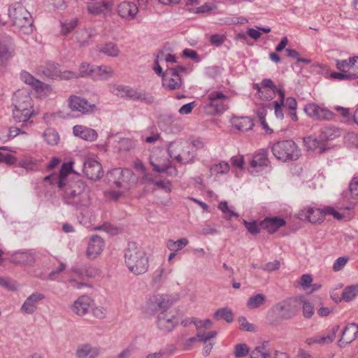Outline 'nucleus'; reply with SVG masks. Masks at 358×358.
<instances>
[{
  "label": "nucleus",
  "mask_w": 358,
  "mask_h": 358,
  "mask_svg": "<svg viewBox=\"0 0 358 358\" xmlns=\"http://www.w3.org/2000/svg\"><path fill=\"white\" fill-rule=\"evenodd\" d=\"M111 174L116 179L114 182L116 187L125 190L127 189L128 182L131 179L133 173L130 169H115Z\"/></svg>",
  "instance_id": "obj_22"
},
{
  "label": "nucleus",
  "mask_w": 358,
  "mask_h": 358,
  "mask_svg": "<svg viewBox=\"0 0 358 358\" xmlns=\"http://www.w3.org/2000/svg\"><path fill=\"white\" fill-rule=\"evenodd\" d=\"M74 136L87 141H94L98 138L97 132L90 127L83 125H76L73 128Z\"/></svg>",
  "instance_id": "obj_27"
},
{
  "label": "nucleus",
  "mask_w": 358,
  "mask_h": 358,
  "mask_svg": "<svg viewBox=\"0 0 358 358\" xmlns=\"http://www.w3.org/2000/svg\"><path fill=\"white\" fill-rule=\"evenodd\" d=\"M45 299V295L36 292L29 295L22 303L20 310L22 313L28 315L34 313L38 303Z\"/></svg>",
  "instance_id": "obj_16"
},
{
  "label": "nucleus",
  "mask_w": 358,
  "mask_h": 358,
  "mask_svg": "<svg viewBox=\"0 0 358 358\" xmlns=\"http://www.w3.org/2000/svg\"><path fill=\"white\" fill-rule=\"evenodd\" d=\"M43 138L45 141L50 145H57L59 141L58 133L52 129H46L43 134Z\"/></svg>",
  "instance_id": "obj_46"
},
{
  "label": "nucleus",
  "mask_w": 358,
  "mask_h": 358,
  "mask_svg": "<svg viewBox=\"0 0 358 358\" xmlns=\"http://www.w3.org/2000/svg\"><path fill=\"white\" fill-rule=\"evenodd\" d=\"M20 79L27 85L31 86L36 91L43 90L44 84L27 71H22L20 73Z\"/></svg>",
  "instance_id": "obj_35"
},
{
  "label": "nucleus",
  "mask_w": 358,
  "mask_h": 358,
  "mask_svg": "<svg viewBox=\"0 0 358 358\" xmlns=\"http://www.w3.org/2000/svg\"><path fill=\"white\" fill-rule=\"evenodd\" d=\"M83 171L90 180L99 178L103 173L101 164L92 158L87 159L83 164Z\"/></svg>",
  "instance_id": "obj_17"
},
{
  "label": "nucleus",
  "mask_w": 358,
  "mask_h": 358,
  "mask_svg": "<svg viewBox=\"0 0 358 358\" xmlns=\"http://www.w3.org/2000/svg\"><path fill=\"white\" fill-rule=\"evenodd\" d=\"M191 145L185 141H173L169 145L168 153L171 158L178 163L186 164L193 161L194 157Z\"/></svg>",
  "instance_id": "obj_6"
},
{
  "label": "nucleus",
  "mask_w": 358,
  "mask_h": 358,
  "mask_svg": "<svg viewBox=\"0 0 358 358\" xmlns=\"http://www.w3.org/2000/svg\"><path fill=\"white\" fill-rule=\"evenodd\" d=\"M234 127L241 131H248L253 127L252 120L248 117L236 119L234 122Z\"/></svg>",
  "instance_id": "obj_41"
},
{
  "label": "nucleus",
  "mask_w": 358,
  "mask_h": 358,
  "mask_svg": "<svg viewBox=\"0 0 358 358\" xmlns=\"http://www.w3.org/2000/svg\"><path fill=\"white\" fill-rule=\"evenodd\" d=\"M171 303L169 302V298L166 295H153L147 300L144 310L148 314H154L157 311H162L169 308Z\"/></svg>",
  "instance_id": "obj_8"
},
{
  "label": "nucleus",
  "mask_w": 358,
  "mask_h": 358,
  "mask_svg": "<svg viewBox=\"0 0 358 358\" xmlns=\"http://www.w3.org/2000/svg\"><path fill=\"white\" fill-rule=\"evenodd\" d=\"M57 187L61 192L63 202L67 206L76 209H83L90 206V189L81 180L73 179Z\"/></svg>",
  "instance_id": "obj_1"
},
{
  "label": "nucleus",
  "mask_w": 358,
  "mask_h": 358,
  "mask_svg": "<svg viewBox=\"0 0 358 358\" xmlns=\"http://www.w3.org/2000/svg\"><path fill=\"white\" fill-rule=\"evenodd\" d=\"M256 88L259 96L265 100L272 99L275 93L279 94L280 90H284L282 88H278L273 82L268 78H265L262 81L261 86L256 85Z\"/></svg>",
  "instance_id": "obj_14"
},
{
  "label": "nucleus",
  "mask_w": 358,
  "mask_h": 358,
  "mask_svg": "<svg viewBox=\"0 0 358 358\" xmlns=\"http://www.w3.org/2000/svg\"><path fill=\"white\" fill-rule=\"evenodd\" d=\"M229 170V165L228 163L222 162L220 164L212 166L210 169L211 175L225 174Z\"/></svg>",
  "instance_id": "obj_53"
},
{
  "label": "nucleus",
  "mask_w": 358,
  "mask_h": 358,
  "mask_svg": "<svg viewBox=\"0 0 358 358\" xmlns=\"http://www.w3.org/2000/svg\"><path fill=\"white\" fill-rule=\"evenodd\" d=\"M339 331V326H335L332 328L330 333L325 336H317V344L320 345H328L332 343L336 338V334Z\"/></svg>",
  "instance_id": "obj_43"
},
{
  "label": "nucleus",
  "mask_w": 358,
  "mask_h": 358,
  "mask_svg": "<svg viewBox=\"0 0 358 358\" xmlns=\"http://www.w3.org/2000/svg\"><path fill=\"white\" fill-rule=\"evenodd\" d=\"M266 109L264 107H261L257 109V115L261 122V124L262 125L263 128L266 131L270 130L266 122Z\"/></svg>",
  "instance_id": "obj_62"
},
{
  "label": "nucleus",
  "mask_w": 358,
  "mask_h": 358,
  "mask_svg": "<svg viewBox=\"0 0 358 358\" xmlns=\"http://www.w3.org/2000/svg\"><path fill=\"white\" fill-rule=\"evenodd\" d=\"M31 117V112H24L15 108L13 110V117L16 122L27 123Z\"/></svg>",
  "instance_id": "obj_48"
},
{
  "label": "nucleus",
  "mask_w": 358,
  "mask_h": 358,
  "mask_svg": "<svg viewBox=\"0 0 358 358\" xmlns=\"http://www.w3.org/2000/svg\"><path fill=\"white\" fill-rule=\"evenodd\" d=\"M100 354L101 348L89 343L78 345L75 352L77 358H97Z\"/></svg>",
  "instance_id": "obj_18"
},
{
  "label": "nucleus",
  "mask_w": 358,
  "mask_h": 358,
  "mask_svg": "<svg viewBox=\"0 0 358 358\" xmlns=\"http://www.w3.org/2000/svg\"><path fill=\"white\" fill-rule=\"evenodd\" d=\"M14 54L12 39L8 36L0 37V63L4 65Z\"/></svg>",
  "instance_id": "obj_20"
},
{
  "label": "nucleus",
  "mask_w": 358,
  "mask_h": 358,
  "mask_svg": "<svg viewBox=\"0 0 358 358\" xmlns=\"http://www.w3.org/2000/svg\"><path fill=\"white\" fill-rule=\"evenodd\" d=\"M267 341L263 342L261 345L257 346L251 352L250 358H268L269 352L266 347Z\"/></svg>",
  "instance_id": "obj_42"
},
{
  "label": "nucleus",
  "mask_w": 358,
  "mask_h": 358,
  "mask_svg": "<svg viewBox=\"0 0 358 358\" xmlns=\"http://www.w3.org/2000/svg\"><path fill=\"white\" fill-rule=\"evenodd\" d=\"M150 162L153 170L158 173L166 172L171 165L170 161L166 157L157 159L154 156H151L150 157Z\"/></svg>",
  "instance_id": "obj_31"
},
{
  "label": "nucleus",
  "mask_w": 358,
  "mask_h": 358,
  "mask_svg": "<svg viewBox=\"0 0 358 358\" xmlns=\"http://www.w3.org/2000/svg\"><path fill=\"white\" fill-rule=\"evenodd\" d=\"M340 131L334 127H324L319 136L320 141L322 142L333 140L340 136Z\"/></svg>",
  "instance_id": "obj_37"
},
{
  "label": "nucleus",
  "mask_w": 358,
  "mask_h": 358,
  "mask_svg": "<svg viewBox=\"0 0 358 358\" xmlns=\"http://www.w3.org/2000/svg\"><path fill=\"white\" fill-rule=\"evenodd\" d=\"M78 24V20L76 18H72L66 20L62 22V33L64 35L70 33Z\"/></svg>",
  "instance_id": "obj_54"
},
{
  "label": "nucleus",
  "mask_w": 358,
  "mask_h": 358,
  "mask_svg": "<svg viewBox=\"0 0 358 358\" xmlns=\"http://www.w3.org/2000/svg\"><path fill=\"white\" fill-rule=\"evenodd\" d=\"M93 31L91 29H80L76 34V39L80 47L88 45L93 37Z\"/></svg>",
  "instance_id": "obj_33"
},
{
  "label": "nucleus",
  "mask_w": 358,
  "mask_h": 358,
  "mask_svg": "<svg viewBox=\"0 0 358 358\" xmlns=\"http://www.w3.org/2000/svg\"><path fill=\"white\" fill-rule=\"evenodd\" d=\"M303 142L308 150H316L318 149L320 152H323L326 150V147L320 138H317L315 136H309L303 138Z\"/></svg>",
  "instance_id": "obj_32"
},
{
  "label": "nucleus",
  "mask_w": 358,
  "mask_h": 358,
  "mask_svg": "<svg viewBox=\"0 0 358 358\" xmlns=\"http://www.w3.org/2000/svg\"><path fill=\"white\" fill-rule=\"evenodd\" d=\"M94 67L90 66L87 62H83L79 66L78 78H83L91 76L93 78Z\"/></svg>",
  "instance_id": "obj_52"
},
{
  "label": "nucleus",
  "mask_w": 358,
  "mask_h": 358,
  "mask_svg": "<svg viewBox=\"0 0 358 358\" xmlns=\"http://www.w3.org/2000/svg\"><path fill=\"white\" fill-rule=\"evenodd\" d=\"M356 77L353 73H345V72H333L330 74V78L336 80H351Z\"/></svg>",
  "instance_id": "obj_61"
},
{
  "label": "nucleus",
  "mask_w": 358,
  "mask_h": 358,
  "mask_svg": "<svg viewBox=\"0 0 358 358\" xmlns=\"http://www.w3.org/2000/svg\"><path fill=\"white\" fill-rule=\"evenodd\" d=\"M59 71L57 64H48L43 69V73L50 78L57 79Z\"/></svg>",
  "instance_id": "obj_51"
},
{
  "label": "nucleus",
  "mask_w": 358,
  "mask_h": 358,
  "mask_svg": "<svg viewBox=\"0 0 358 358\" xmlns=\"http://www.w3.org/2000/svg\"><path fill=\"white\" fill-rule=\"evenodd\" d=\"M105 243L102 238L98 235L91 236L87 248V256L90 259H95L103 252Z\"/></svg>",
  "instance_id": "obj_19"
},
{
  "label": "nucleus",
  "mask_w": 358,
  "mask_h": 358,
  "mask_svg": "<svg viewBox=\"0 0 358 358\" xmlns=\"http://www.w3.org/2000/svg\"><path fill=\"white\" fill-rule=\"evenodd\" d=\"M243 223L248 231L252 234H257L260 231V224H258L256 222H248L245 220H243Z\"/></svg>",
  "instance_id": "obj_60"
},
{
  "label": "nucleus",
  "mask_w": 358,
  "mask_h": 358,
  "mask_svg": "<svg viewBox=\"0 0 358 358\" xmlns=\"http://www.w3.org/2000/svg\"><path fill=\"white\" fill-rule=\"evenodd\" d=\"M34 259V255L28 252L17 253L12 257V262L15 264H29L33 263Z\"/></svg>",
  "instance_id": "obj_39"
},
{
  "label": "nucleus",
  "mask_w": 358,
  "mask_h": 358,
  "mask_svg": "<svg viewBox=\"0 0 358 358\" xmlns=\"http://www.w3.org/2000/svg\"><path fill=\"white\" fill-rule=\"evenodd\" d=\"M268 162L266 152L264 150H259L253 156L250 161L252 168L262 167L267 166Z\"/></svg>",
  "instance_id": "obj_36"
},
{
  "label": "nucleus",
  "mask_w": 358,
  "mask_h": 358,
  "mask_svg": "<svg viewBox=\"0 0 358 358\" xmlns=\"http://www.w3.org/2000/svg\"><path fill=\"white\" fill-rule=\"evenodd\" d=\"M301 216L311 223L320 222L324 220L323 210L311 207L304 208Z\"/></svg>",
  "instance_id": "obj_28"
},
{
  "label": "nucleus",
  "mask_w": 358,
  "mask_h": 358,
  "mask_svg": "<svg viewBox=\"0 0 358 358\" xmlns=\"http://www.w3.org/2000/svg\"><path fill=\"white\" fill-rule=\"evenodd\" d=\"M189 243V241L186 238H182L177 241L169 240L166 243V246L169 250L171 251H179L182 249L184 247L187 245Z\"/></svg>",
  "instance_id": "obj_45"
},
{
  "label": "nucleus",
  "mask_w": 358,
  "mask_h": 358,
  "mask_svg": "<svg viewBox=\"0 0 358 358\" xmlns=\"http://www.w3.org/2000/svg\"><path fill=\"white\" fill-rule=\"evenodd\" d=\"M285 224V220L277 217H266L260 222L261 228L266 229L270 234L275 232L280 227Z\"/></svg>",
  "instance_id": "obj_29"
},
{
  "label": "nucleus",
  "mask_w": 358,
  "mask_h": 358,
  "mask_svg": "<svg viewBox=\"0 0 358 358\" xmlns=\"http://www.w3.org/2000/svg\"><path fill=\"white\" fill-rule=\"evenodd\" d=\"M8 17L11 24L22 34L33 32L34 20L31 13L20 3L16 2L8 8Z\"/></svg>",
  "instance_id": "obj_3"
},
{
  "label": "nucleus",
  "mask_w": 358,
  "mask_h": 358,
  "mask_svg": "<svg viewBox=\"0 0 358 358\" xmlns=\"http://www.w3.org/2000/svg\"><path fill=\"white\" fill-rule=\"evenodd\" d=\"M218 209L220 210L228 218H231V217H238V213L229 208L227 201H221L218 205Z\"/></svg>",
  "instance_id": "obj_59"
},
{
  "label": "nucleus",
  "mask_w": 358,
  "mask_h": 358,
  "mask_svg": "<svg viewBox=\"0 0 358 358\" xmlns=\"http://www.w3.org/2000/svg\"><path fill=\"white\" fill-rule=\"evenodd\" d=\"M349 192L352 199L358 200V176H355L350 181Z\"/></svg>",
  "instance_id": "obj_56"
},
{
  "label": "nucleus",
  "mask_w": 358,
  "mask_h": 358,
  "mask_svg": "<svg viewBox=\"0 0 358 358\" xmlns=\"http://www.w3.org/2000/svg\"><path fill=\"white\" fill-rule=\"evenodd\" d=\"M134 101H140L147 104H151L155 102V98L145 91L139 90L128 86L127 89L126 97Z\"/></svg>",
  "instance_id": "obj_24"
},
{
  "label": "nucleus",
  "mask_w": 358,
  "mask_h": 358,
  "mask_svg": "<svg viewBox=\"0 0 358 358\" xmlns=\"http://www.w3.org/2000/svg\"><path fill=\"white\" fill-rule=\"evenodd\" d=\"M358 295V286L347 287L342 292L341 298L345 301H350Z\"/></svg>",
  "instance_id": "obj_50"
},
{
  "label": "nucleus",
  "mask_w": 358,
  "mask_h": 358,
  "mask_svg": "<svg viewBox=\"0 0 358 358\" xmlns=\"http://www.w3.org/2000/svg\"><path fill=\"white\" fill-rule=\"evenodd\" d=\"M127 88L128 86L113 85L110 86V90L114 95L120 96L121 98H125Z\"/></svg>",
  "instance_id": "obj_57"
},
{
  "label": "nucleus",
  "mask_w": 358,
  "mask_h": 358,
  "mask_svg": "<svg viewBox=\"0 0 358 358\" xmlns=\"http://www.w3.org/2000/svg\"><path fill=\"white\" fill-rule=\"evenodd\" d=\"M163 78V86L169 90L178 89L182 83L181 78L177 70H166Z\"/></svg>",
  "instance_id": "obj_25"
},
{
  "label": "nucleus",
  "mask_w": 358,
  "mask_h": 358,
  "mask_svg": "<svg viewBox=\"0 0 358 358\" xmlns=\"http://www.w3.org/2000/svg\"><path fill=\"white\" fill-rule=\"evenodd\" d=\"M229 97L220 91H212L203 101V107L209 115H217L227 109Z\"/></svg>",
  "instance_id": "obj_5"
},
{
  "label": "nucleus",
  "mask_w": 358,
  "mask_h": 358,
  "mask_svg": "<svg viewBox=\"0 0 358 358\" xmlns=\"http://www.w3.org/2000/svg\"><path fill=\"white\" fill-rule=\"evenodd\" d=\"M92 300L86 295L78 297L72 304V311L78 316L86 315L92 306Z\"/></svg>",
  "instance_id": "obj_23"
},
{
  "label": "nucleus",
  "mask_w": 358,
  "mask_h": 358,
  "mask_svg": "<svg viewBox=\"0 0 358 358\" xmlns=\"http://www.w3.org/2000/svg\"><path fill=\"white\" fill-rule=\"evenodd\" d=\"M348 261V258L346 257H341L336 259L333 264V270L334 271H341L346 265Z\"/></svg>",
  "instance_id": "obj_64"
},
{
  "label": "nucleus",
  "mask_w": 358,
  "mask_h": 358,
  "mask_svg": "<svg viewBox=\"0 0 358 358\" xmlns=\"http://www.w3.org/2000/svg\"><path fill=\"white\" fill-rule=\"evenodd\" d=\"M213 317L216 320H224L227 323H231L234 319L232 310L227 307L217 309L215 312Z\"/></svg>",
  "instance_id": "obj_38"
},
{
  "label": "nucleus",
  "mask_w": 358,
  "mask_h": 358,
  "mask_svg": "<svg viewBox=\"0 0 358 358\" xmlns=\"http://www.w3.org/2000/svg\"><path fill=\"white\" fill-rule=\"evenodd\" d=\"M304 111L307 115L316 120H331L334 117L331 110L314 103L306 104Z\"/></svg>",
  "instance_id": "obj_11"
},
{
  "label": "nucleus",
  "mask_w": 358,
  "mask_h": 358,
  "mask_svg": "<svg viewBox=\"0 0 358 358\" xmlns=\"http://www.w3.org/2000/svg\"><path fill=\"white\" fill-rule=\"evenodd\" d=\"M113 73V69L109 66H97L94 67L93 79L106 80L111 78Z\"/></svg>",
  "instance_id": "obj_30"
},
{
  "label": "nucleus",
  "mask_w": 358,
  "mask_h": 358,
  "mask_svg": "<svg viewBox=\"0 0 358 358\" xmlns=\"http://www.w3.org/2000/svg\"><path fill=\"white\" fill-rule=\"evenodd\" d=\"M300 301V307H302L303 315L306 318H310L314 314V308L312 303L304 299L303 296H298Z\"/></svg>",
  "instance_id": "obj_49"
},
{
  "label": "nucleus",
  "mask_w": 358,
  "mask_h": 358,
  "mask_svg": "<svg viewBox=\"0 0 358 358\" xmlns=\"http://www.w3.org/2000/svg\"><path fill=\"white\" fill-rule=\"evenodd\" d=\"M112 0H102L91 3L87 6V10L92 15L106 14L113 8Z\"/></svg>",
  "instance_id": "obj_26"
},
{
  "label": "nucleus",
  "mask_w": 358,
  "mask_h": 358,
  "mask_svg": "<svg viewBox=\"0 0 358 358\" xmlns=\"http://www.w3.org/2000/svg\"><path fill=\"white\" fill-rule=\"evenodd\" d=\"M124 262L128 270L134 275L145 273L149 267L148 257L145 252L134 242L128 243L124 253Z\"/></svg>",
  "instance_id": "obj_2"
},
{
  "label": "nucleus",
  "mask_w": 358,
  "mask_h": 358,
  "mask_svg": "<svg viewBox=\"0 0 358 358\" xmlns=\"http://www.w3.org/2000/svg\"><path fill=\"white\" fill-rule=\"evenodd\" d=\"M68 104L72 111L78 112L83 115L93 113L96 110V106L94 103H90L85 99L76 95L69 96Z\"/></svg>",
  "instance_id": "obj_10"
},
{
  "label": "nucleus",
  "mask_w": 358,
  "mask_h": 358,
  "mask_svg": "<svg viewBox=\"0 0 358 358\" xmlns=\"http://www.w3.org/2000/svg\"><path fill=\"white\" fill-rule=\"evenodd\" d=\"M178 323L177 317L169 308L159 313L156 322L157 328L164 332L173 331Z\"/></svg>",
  "instance_id": "obj_9"
},
{
  "label": "nucleus",
  "mask_w": 358,
  "mask_h": 358,
  "mask_svg": "<svg viewBox=\"0 0 358 358\" xmlns=\"http://www.w3.org/2000/svg\"><path fill=\"white\" fill-rule=\"evenodd\" d=\"M300 299L296 297L289 298L277 303L273 308L278 311L282 320L294 317L300 309Z\"/></svg>",
  "instance_id": "obj_7"
},
{
  "label": "nucleus",
  "mask_w": 358,
  "mask_h": 358,
  "mask_svg": "<svg viewBox=\"0 0 358 358\" xmlns=\"http://www.w3.org/2000/svg\"><path fill=\"white\" fill-rule=\"evenodd\" d=\"M116 10L122 19L130 21L136 17L138 7L134 2L124 1L117 5Z\"/></svg>",
  "instance_id": "obj_15"
},
{
  "label": "nucleus",
  "mask_w": 358,
  "mask_h": 358,
  "mask_svg": "<svg viewBox=\"0 0 358 358\" xmlns=\"http://www.w3.org/2000/svg\"><path fill=\"white\" fill-rule=\"evenodd\" d=\"M271 150L273 155L282 162L296 160L301 155L300 149L292 140L278 141L273 145Z\"/></svg>",
  "instance_id": "obj_4"
},
{
  "label": "nucleus",
  "mask_w": 358,
  "mask_h": 358,
  "mask_svg": "<svg viewBox=\"0 0 358 358\" xmlns=\"http://www.w3.org/2000/svg\"><path fill=\"white\" fill-rule=\"evenodd\" d=\"M238 321L241 330L248 332H254L256 331V327L253 324L248 322L245 317H239Z\"/></svg>",
  "instance_id": "obj_58"
},
{
  "label": "nucleus",
  "mask_w": 358,
  "mask_h": 358,
  "mask_svg": "<svg viewBox=\"0 0 358 358\" xmlns=\"http://www.w3.org/2000/svg\"><path fill=\"white\" fill-rule=\"evenodd\" d=\"M13 101L15 108L24 112H31V115H35L32 99L28 93L20 90L16 92L14 94Z\"/></svg>",
  "instance_id": "obj_13"
},
{
  "label": "nucleus",
  "mask_w": 358,
  "mask_h": 358,
  "mask_svg": "<svg viewBox=\"0 0 358 358\" xmlns=\"http://www.w3.org/2000/svg\"><path fill=\"white\" fill-rule=\"evenodd\" d=\"M72 172V163H65L62 166L59 173H52L44 178L45 181L49 182L52 185L62 187L71 180L68 179V176Z\"/></svg>",
  "instance_id": "obj_12"
},
{
  "label": "nucleus",
  "mask_w": 358,
  "mask_h": 358,
  "mask_svg": "<svg viewBox=\"0 0 358 358\" xmlns=\"http://www.w3.org/2000/svg\"><path fill=\"white\" fill-rule=\"evenodd\" d=\"M279 96H280V100L279 101H275L273 102V106H274V110H275L274 112H275V115L278 119L282 120L284 117L282 107H284V99L285 97V91L280 90Z\"/></svg>",
  "instance_id": "obj_44"
},
{
  "label": "nucleus",
  "mask_w": 358,
  "mask_h": 358,
  "mask_svg": "<svg viewBox=\"0 0 358 358\" xmlns=\"http://www.w3.org/2000/svg\"><path fill=\"white\" fill-rule=\"evenodd\" d=\"M358 336V324L355 323L348 324L342 331L341 338L338 341V345L341 348L352 343Z\"/></svg>",
  "instance_id": "obj_21"
},
{
  "label": "nucleus",
  "mask_w": 358,
  "mask_h": 358,
  "mask_svg": "<svg viewBox=\"0 0 358 358\" xmlns=\"http://www.w3.org/2000/svg\"><path fill=\"white\" fill-rule=\"evenodd\" d=\"M250 352L249 347L245 343H239L234 347V356L236 358H241Z\"/></svg>",
  "instance_id": "obj_55"
},
{
  "label": "nucleus",
  "mask_w": 358,
  "mask_h": 358,
  "mask_svg": "<svg viewBox=\"0 0 358 358\" xmlns=\"http://www.w3.org/2000/svg\"><path fill=\"white\" fill-rule=\"evenodd\" d=\"M99 52L108 57H117L120 54L118 45L113 42L106 43L98 48Z\"/></svg>",
  "instance_id": "obj_34"
},
{
  "label": "nucleus",
  "mask_w": 358,
  "mask_h": 358,
  "mask_svg": "<svg viewBox=\"0 0 358 358\" xmlns=\"http://www.w3.org/2000/svg\"><path fill=\"white\" fill-rule=\"evenodd\" d=\"M266 297L263 294H257L250 296L247 301V306L250 309H255L266 303Z\"/></svg>",
  "instance_id": "obj_40"
},
{
  "label": "nucleus",
  "mask_w": 358,
  "mask_h": 358,
  "mask_svg": "<svg viewBox=\"0 0 358 358\" xmlns=\"http://www.w3.org/2000/svg\"><path fill=\"white\" fill-rule=\"evenodd\" d=\"M191 322L194 324L197 332L203 331L204 329H209L213 324L210 319L201 320L195 317L191 319Z\"/></svg>",
  "instance_id": "obj_47"
},
{
  "label": "nucleus",
  "mask_w": 358,
  "mask_h": 358,
  "mask_svg": "<svg viewBox=\"0 0 358 358\" xmlns=\"http://www.w3.org/2000/svg\"><path fill=\"white\" fill-rule=\"evenodd\" d=\"M17 162V159L8 152L0 151V162L6 163L8 165L14 164Z\"/></svg>",
  "instance_id": "obj_63"
}]
</instances>
